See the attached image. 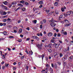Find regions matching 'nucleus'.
<instances>
[{"instance_id":"nucleus-63","label":"nucleus","mask_w":73,"mask_h":73,"mask_svg":"<svg viewBox=\"0 0 73 73\" xmlns=\"http://www.w3.org/2000/svg\"><path fill=\"white\" fill-rule=\"evenodd\" d=\"M39 7L40 8H42V5H40L39 6Z\"/></svg>"},{"instance_id":"nucleus-33","label":"nucleus","mask_w":73,"mask_h":73,"mask_svg":"<svg viewBox=\"0 0 73 73\" xmlns=\"http://www.w3.org/2000/svg\"><path fill=\"white\" fill-rule=\"evenodd\" d=\"M3 21L5 22L7 21V20H6V19H3Z\"/></svg>"},{"instance_id":"nucleus-28","label":"nucleus","mask_w":73,"mask_h":73,"mask_svg":"<svg viewBox=\"0 0 73 73\" xmlns=\"http://www.w3.org/2000/svg\"><path fill=\"white\" fill-rule=\"evenodd\" d=\"M39 4H43V1H41L38 2Z\"/></svg>"},{"instance_id":"nucleus-60","label":"nucleus","mask_w":73,"mask_h":73,"mask_svg":"<svg viewBox=\"0 0 73 73\" xmlns=\"http://www.w3.org/2000/svg\"><path fill=\"white\" fill-rule=\"evenodd\" d=\"M66 62H64V64H63L65 66V65H66Z\"/></svg>"},{"instance_id":"nucleus-45","label":"nucleus","mask_w":73,"mask_h":73,"mask_svg":"<svg viewBox=\"0 0 73 73\" xmlns=\"http://www.w3.org/2000/svg\"><path fill=\"white\" fill-rule=\"evenodd\" d=\"M67 48H68L67 49V51H69V47L68 46Z\"/></svg>"},{"instance_id":"nucleus-38","label":"nucleus","mask_w":73,"mask_h":73,"mask_svg":"<svg viewBox=\"0 0 73 73\" xmlns=\"http://www.w3.org/2000/svg\"><path fill=\"white\" fill-rule=\"evenodd\" d=\"M40 29H42V25H40Z\"/></svg>"},{"instance_id":"nucleus-49","label":"nucleus","mask_w":73,"mask_h":73,"mask_svg":"<svg viewBox=\"0 0 73 73\" xmlns=\"http://www.w3.org/2000/svg\"><path fill=\"white\" fill-rule=\"evenodd\" d=\"M56 36H57V34H56V33H54V37H56Z\"/></svg>"},{"instance_id":"nucleus-55","label":"nucleus","mask_w":73,"mask_h":73,"mask_svg":"<svg viewBox=\"0 0 73 73\" xmlns=\"http://www.w3.org/2000/svg\"><path fill=\"white\" fill-rule=\"evenodd\" d=\"M52 45V43H50L49 44H48V46H50V45Z\"/></svg>"},{"instance_id":"nucleus-11","label":"nucleus","mask_w":73,"mask_h":73,"mask_svg":"<svg viewBox=\"0 0 73 73\" xmlns=\"http://www.w3.org/2000/svg\"><path fill=\"white\" fill-rule=\"evenodd\" d=\"M55 48H58V46H59V45L58 44H57L56 43H55Z\"/></svg>"},{"instance_id":"nucleus-2","label":"nucleus","mask_w":73,"mask_h":73,"mask_svg":"<svg viewBox=\"0 0 73 73\" xmlns=\"http://www.w3.org/2000/svg\"><path fill=\"white\" fill-rule=\"evenodd\" d=\"M42 43H41L40 44V45L39 44H38L37 46L38 48V49H39V50H41L42 49Z\"/></svg>"},{"instance_id":"nucleus-8","label":"nucleus","mask_w":73,"mask_h":73,"mask_svg":"<svg viewBox=\"0 0 73 73\" xmlns=\"http://www.w3.org/2000/svg\"><path fill=\"white\" fill-rule=\"evenodd\" d=\"M34 38H36L37 40H38L39 38L36 36H34Z\"/></svg>"},{"instance_id":"nucleus-29","label":"nucleus","mask_w":73,"mask_h":73,"mask_svg":"<svg viewBox=\"0 0 73 73\" xmlns=\"http://www.w3.org/2000/svg\"><path fill=\"white\" fill-rule=\"evenodd\" d=\"M68 65L70 66H72V64L71 63H68Z\"/></svg>"},{"instance_id":"nucleus-10","label":"nucleus","mask_w":73,"mask_h":73,"mask_svg":"<svg viewBox=\"0 0 73 73\" xmlns=\"http://www.w3.org/2000/svg\"><path fill=\"white\" fill-rule=\"evenodd\" d=\"M37 35L38 36H42V34L41 33H40V34L38 33L37 34Z\"/></svg>"},{"instance_id":"nucleus-39","label":"nucleus","mask_w":73,"mask_h":73,"mask_svg":"<svg viewBox=\"0 0 73 73\" xmlns=\"http://www.w3.org/2000/svg\"><path fill=\"white\" fill-rule=\"evenodd\" d=\"M54 67L55 69H56L57 68V65H56V64H54Z\"/></svg>"},{"instance_id":"nucleus-3","label":"nucleus","mask_w":73,"mask_h":73,"mask_svg":"<svg viewBox=\"0 0 73 73\" xmlns=\"http://www.w3.org/2000/svg\"><path fill=\"white\" fill-rule=\"evenodd\" d=\"M73 60V56H71L68 58V61L72 62Z\"/></svg>"},{"instance_id":"nucleus-57","label":"nucleus","mask_w":73,"mask_h":73,"mask_svg":"<svg viewBox=\"0 0 73 73\" xmlns=\"http://www.w3.org/2000/svg\"><path fill=\"white\" fill-rule=\"evenodd\" d=\"M56 31L57 32H58V31H59V30H58V29H56Z\"/></svg>"},{"instance_id":"nucleus-56","label":"nucleus","mask_w":73,"mask_h":73,"mask_svg":"<svg viewBox=\"0 0 73 73\" xmlns=\"http://www.w3.org/2000/svg\"><path fill=\"white\" fill-rule=\"evenodd\" d=\"M14 32L15 33H17V31H16V30H14Z\"/></svg>"},{"instance_id":"nucleus-13","label":"nucleus","mask_w":73,"mask_h":73,"mask_svg":"<svg viewBox=\"0 0 73 73\" xmlns=\"http://www.w3.org/2000/svg\"><path fill=\"white\" fill-rule=\"evenodd\" d=\"M54 6H57L58 5V3L57 2H55L54 3Z\"/></svg>"},{"instance_id":"nucleus-48","label":"nucleus","mask_w":73,"mask_h":73,"mask_svg":"<svg viewBox=\"0 0 73 73\" xmlns=\"http://www.w3.org/2000/svg\"><path fill=\"white\" fill-rule=\"evenodd\" d=\"M7 21H10L11 20V19L8 18L6 20Z\"/></svg>"},{"instance_id":"nucleus-35","label":"nucleus","mask_w":73,"mask_h":73,"mask_svg":"<svg viewBox=\"0 0 73 73\" xmlns=\"http://www.w3.org/2000/svg\"><path fill=\"white\" fill-rule=\"evenodd\" d=\"M57 36H58V37H60V36H61V35L60 34L58 33L57 34Z\"/></svg>"},{"instance_id":"nucleus-30","label":"nucleus","mask_w":73,"mask_h":73,"mask_svg":"<svg viewBox=\"0 0 73 73\" xmlns=\"http://www.w3.org/2000/svg\"><path fill=\"white\" fill-rule=\"evenodd\" d=\"M25 52H27V54H29L28 52V51L27 50V48L25 49Z\"/></svg>"},{"instance_id":"nucleus-53","label":"nucleus","mask_w":73,"mask_h":73,"mask_svg":"<svg viewBox=\"0 0 73 73\" xmlns=\"http://www.w3.org/2000/svg\"><path fill=\"white\" fill-rule=\"evenodd\" d=\"M13 29H17V27H15L13 28Z\"/></svg>"},{"instance_id":"nucleus-5","label":"nucleus","mask_w":73,"mask_h":73,"mask_svg":"<svg viewBox=\"0 0 73 73\" xmlns=\"http://www.w3.org/2000/svg\"><path fill=\"white\" fill-rule=\"evenodd\" d=\"M55 22H56V20H54L53 18H52V19L49 21L50 23H55Z\"/></svg>"},{"instance_id":"nucleus-7","label":"nucleus","mask_w":73,"mask_h":73,"mask_svg":"<svg viewBox=\"0 0 73 73\" xmlns=\"http://www.w3.org/2000/svg\"><path fill=\"white\" fill-rule=\"evenodd\" d=\"M1 33L3 34L4 35L8 36V35L7 34V32L6 31H4L3 33Z\"/></svg>"},{"instance_id":"nucleus-44","label":"nucleus","mask_w":73,"mask_h":73,"mask_svg":"<svg viewBox=\"0 0 73 73\" xmlns=\"http://www.w3.org/2000/svg\"><path fill=\"white\" fill-rule=\"evenodd\" d=\"M22 11H25V9L24 8H23L22 9Z\"/></svg>"},{"instance_id":"nucleus-16","label":"nucleus","mask_w":73,"mask_h":73,"mask_svg":"<svg viewBox=\"0 0 73 73\" xmlns=\"http://www.w3.org/2000/svg\"><path fill=\"white\" fill-rule=\"evenodd\" d=\"M50 70V73H53V70L52 69V68H50L49 69Z\"/></svg>"},{"instance_id":"nucleus-12","label":"nucleus","mask_w":73,"mask_h":73,"mask_svg":"<svg viewBox=\"0 0 73 73\" xmlns=\"http://www.w3.org/2000/svg\"><path fill=\"white\" fill-rule=\"evenodd\" d=\"M22 31L23 30H22V29H20L19 31V33H22Z\"/></svg>"},{"instance_id":"nucleus-27","label":"nucleus","mask_w":73,"mask_h":73,"mask_svg":"<svg viewBox=\"0 0 73 73\" xmlns=\"http://www.w3.org/2000/svg\"><path fill=\"white\" fill-rule=\"evenodd\" d=\"M21 3H22L23 4H24V1H20Z\"/></svg>"},{"instance_id":"nucleus-23","label":"nucleus","mask_w":73,"mask_h":73,"mask_svg":"<svg viewBox=\"0 0 73 73\" xmlns=\"http://www.w3.org/2000/svg\"><path fill=\"white\" fill-rule=\"evenodd\" d=\"M45 56V55L44 54H42V60H43V58L44 57V56Z\"/></svg>"},{"instance_id":"nucleus-43","label":"nucleus","mask_w":73,"mask_h":73,"mask_svg":"<svg viewBox=\"0 0 73 73\" xmlns=\"http://www.w3.org/2000/svg\"><path fill=\"white\" fill-rule=\"evenodd\" d=\"M42 21L44 23H46V20L45 19L43 20Z\"/></svg>"},{"instance_id":"nucleus-40","label":"nucleus","mask_w":73,"mask_h":73,"mask_svg":"<svg viewBox=\"0 0 73 73\" xmlns=\"http://www.w3.org/2000/svg\"><path fill=\"white\" fill-rule=\"evenodd\" d=\"M52 12H50V13H49L48 15L49 16H51L52 15Z\"/></svg>"},{"instance_id":"nucleus-18","label":"nucleus","mask_w":73,"mask_h":73,"mask_svg":"<svg viewBox=\"0 0 73 73\" xmlns=\"http://www.w3.org/2000/svg\"><path fill=\"white\" fill-rule=\"evenodd\" d=\"M70 25V24H65L64 25V27H69Z\"/></svg>"},{"instance_id":"nucleus-4","label":"nucleus","mask_w":73,"mask_h":73,"mask_svg":"<svg viewBox=\"0 0 73 73\" xmlns=\"http://www.w3.org/2000/svg\"><path fill=\"white\" fill-rule=\"evenodd\" d=\"M1 5L2 8H4V9H5V10H7L8 8L6 7V6H4V5L3 4Z\"/></svg>"},{"instance_id":"nucleus-31","label":"nucleus","mask_w":73,"mask_h":73,"mask_svg":"<svg viewBox=\"0 0 73 73\" xmlns=\"http://www.w3.org/2000/svg\"><path fill=\"white\" fill-rule=\"evenodd\" d=\"M61 10L62 11V12H64V8H62L61 9Z\"/></svg>"},{"instance_id":"nucleus-36","label":"nucleus","mask_w":73,"mask_h":73,"mask_svg":"<svg viewBox=\"0 0 73 73\" xmlns=\"http://www.w3.org/2000/svg\"><path fill=\"white\" fill-rule=\"evenodd\" d=\"M63 34L65 35H67V33L66 32H65L63 33Z\"/></svg>"},{"instance_id":"nucleus-59","label":"nucleus","mask_w":73,"mask_h":73,"mask_svg":"<svg viewBox=\"0 0 73 73\" xmlns=\"http://www.w3.org/2000/svg\"><path fill=\"white\" fill-rule=\"evenodd\" d=\"M24 56H22L21 58V60H23V58H24Z\"/></svg>"},{"instance_id":"nucleus-17","label":"nucleus","mask_w":73,"mask_h":73,"mask_svg":"<svg viewBox=\"0 0 73 73\" xmlns=\"http://www.w3.org/2000/svg\"><path fill=\"white\" fill-rule=\"evenodd\" d=\"M48 51L49 52H50V53H51L52 52V49H48Z\"/></svg>"},{"instance_id":"nucleus-32","label":"nucleus","mask_w":73,"mask_h":73,"mask_svg":"<svg viewBox=\"0 0 73 73\" xmlns=\"http://www.w3.org/2000/svg\"><path fill=\"white\" fill-rule=\"evenodd\" d=\"M59 55H60V57H62V56H63L62 54L61 53H60L59 54Z\"/></svg>"},{"instance_id":"nucleus-22","label":"nucleus","mask_w":73,"mask_h":73,"mask_svg":"<svg viewBox=\"0 0 73 73\" xmlns=\"http://www.w3.org/2000/svg\"><path fill=\"white\" fill-rule=\"evenodd\" d=\"M8 65H9V64H6L5 65V66H6L7 68H8Z\"/></svg>"},{"instance_id":"nucleus-47","label":"nucleus","mask_w":73,"mask_h":73,"mask_svg":"<svg viewBox=\"0 0 73 73\" xmlns=\"http://www.w3.org/2000/svg\"><path fill=\"white\" fill-rule=\"evenodd\" d=\"M5 58V56H3L2 58V59H4V58Z\"/></svg>"},{"instance_id":"nucleus-37","label":"nucleus","mask_w":73,"mask_h":73,"mask_svg":"<svg viewBox=\"0 0 73 73\" xmlns=\"http://www.w3.org/2000/svg\"><path fill=\"white\" fill-rule=\"evenodd\" d=\"M25 4L26 5H29V3H28V2H25Z\"/></svg>"},{"instance_id":"nucleus-9","label":"nucleus","mask_w":73,"mask_h":73,"mask_svg":"<svg viewBox=\"0 0 73 73\" xmlns=\"http://www.w3.org/2000/svg\"><path fill=\"white\" fill-rule=\"evenodd\" d=\"M51 27H54V26L56 25V24L54 23H52L51 24Z\"/></svg>"},{"instance_id":"nucleus-50","label":"nucleus","mask_w":73,"mask_h":73,"mask_svg":"<svg viewBox=\"0 0 73 73\" xmlns=\"http://www.w3.org/2000/svg\"><path fill=\"white\" fill-rule=\"evenodd\" d=\"M3 14L4 15H5L7 14V13L5 12H4L3 13Z\"/></svg>"},{"instance_id":"nucleus-61","label":"nucleus","mask_w":73,"mask_h":73,"mask_svg":"<svg viewBox=\"0 0 73 73\" xmlns=\"http://www.w3.org/2000/svg\"><path fill=\"white\" fill-rule=\"evenodd\" d=\"M3 25H4V26H5V25H6V23H3Z\"/></svg>"},{"instance_id":"nucleus-20","label":"nucleus","mask_w":73,"mask_h":73,"mask_svg":"<svg viewBox=\"0 0 73 73\" xmlns=\"http://www.w3.org/2000/svg\"><path fill=\"white\" fill-rule=\"evenodd\" d=\"M33 23H35V24H36V23H37V20H33Z\"/></svg>"},{"instance_id":"nucleus-1","label":"nucleus","mask_w":73,"mask_h":73,"mask_svg":"<svg viewBox=\"0 0 73 73\" xmlns=\"http://www.w3.org/2000/svg\"><path fill=\"white\" fill-rule=\"evenodd\" d=\"M68 55L67 54H66L65 56H64V57L62 58V60L63 61H64L65 60H68Z\"/></svg>"},{"instance_id":"nucleus-58","label":"nucleus","mask_w":73,"mask_h":73,"mask_svg":"<svg viewBox=\"0 0 73 73\" xmlns=\"http://www.w3.org/2000/svg\"><path fill=\"white\" fill-rule=\"evenodd\" d=\"M0 25L1 26H3V24L2 23H0Z\"/></svg>"},{"instance_id":"nucleus-52","label":"nucleus","mask_w":73,"mask_h":73,"mask_svg":"<svg viewBox=\"0 0 73 73\" xmlns=\"http://www.w3.org/2000/svg\"><path fill=\"white\" fill-rule=\"evenodd\" d=\"M64 15L65 17H66L67 16H68V14H64Z\"/></svg>"},{"instance_id":"nucleus-41","label":"nucleus","mask_w":73,"mask_h":73,"mask_svg":"<svg viewBox=\"0 0 73 73\" xmlns=\"http://www.w3.org/2000/svg\"><path fill=\"white\" fill-rule=\"evenodd\" d=\"M26 29H27V30H28V31H29V30H30V29H29V27H27V28H26Z\"/></svg>"},{"instance_id":"nucleus-62","label":"nucleus","mask_w":73,"mask_h":73,"mask_svg":"<svg viewBox=\"0 0 73 73\" xmlns=\"http://www.w3.org/2000/svg\"><path fill=\"white\" fill-rule=\"evenodd\" d=\"M26 69H28V68H29V66H28L26 65Z\"/></svg>"},{"instance_id":"nucleus-64","label":"nucleus","mask_w":73,"mask_h":73,"mask_svg":"<svg viewBox=\"0 0 73 73\" xmlns=\"http://www.w3.org/2000/svg\"><path fill=\"white\" fill-rule=\"evenodd\" d=\"M20 36L21 37H23V35H20Z\"/></svg>"},{"instance_id":"nucleus-24","label":"nucleus","mask_w":73,"mask_h":73,"mask_svg":"<svg viewBox=\"0 0 73 73\" xmlns=\"http://www.w3.org/2000/svg\"><path fill=\"white\" fill-rule=\"evenodd\" d=\"M63 17V15H60V17H59V19H62Z\"/></svg>"},{"instance_id":"nucleus-42","label":"nucleus","mask_w":73,"mask_h":73,"mask_svg":"<svg viewBox=\"0 0 73 73\" xmlns=\"http://www.w3.org/2000/svg\"><path fill=\"white\" fill-rule=\"evenodd\" d=\"M46 67L47 68H49V64H47L46 65Z\"/></svg>"},{"instance_id":"nucleus-15","label":"nucleus","mask_w":73,"mask_h":73,"mask_svg":"<svg viewBox=\"0 0 73 73\" xmlns=\"http://www.w3.org/2000/svg\"><path fill=\"white\" fill-rule=\"evenodd\" d=\"M55 41V40H54L51 39L50 42H51L54 43Z\"/></svg>"},{"instance_id":"nucleus-34","label":"nucleus","mask_w":73,"mask_h":73,"mask_svg":"<svg viewBox=\"0 0 73 73\" xmlns=\"http://www.w3.org/2000/svg\"><path fill=\"white\" fill-rule=\"evenodd\" d=\"M14 38V36H10L9 37V38Z\"/></svg>"},{"instance_id":"nucleus-46","label":"nucleus","mask_w":73,"mask_h":73,"mask_svg":"<svg viewBox=\"0 0 73 73\" xmlns=\"http://www.w3.org/2000/svg\"><path fill=\"white\" fill-rule=\"evenodd\" d=\"M51 66H52V68H54V64H53L52 63L51 64Z\"/></svg>"},{"instance_id":"nucleus-51","label":"nucleus","mask_w":73,"mask_h":73,"mask_svg":"<svg viewBox=\"0 0 73 73\" xmlns=\"http://www.w3.org/2000/svg\"><path fill=\"white\" fill-rule=\"evenodd\" d=\"M13 70H16V67H13Z\"/></svg>"},{"instance_id":"nucleus-25","label":"nucleus","mask_w":73,"mask_h":73,"mask_svg":"<svg viewBox=\"0 0 73 73\" xmlns=\"http://www.w3.org/2000/svg\"><path fill=\"white\" fill-rule=\"evenodd\" d=\"M55 12L56 15H58V11L57 10H56Z\"/></svg>"},{"instance_id":"nucleus-26","label":"nucleus","mask_w":73,"mask_h":73,"mask_svg":"<svg viewBox=\"0 0 73 73\" xmlns=\"http://www.w3.org/2000/svg\"><path fill=\"white\" fill-rule=\"evenodd\" d=\"M3 3L5 5H7V1L3 2Z\"/></svg>"},{"instance_id":"nucleus-6","label":"nucleus","mask_w":73,"mask_h":73,"mask_svg":"<svg viewBox=\"0 0 73 73\" xmlns=\"http://www.w3.org/2000/svg\"><path fill=\"white\" fill-rule=\"evenodd\" d=\"M53 35V33L51 32L48 33L47 35L48 36H52Z\"/></svg>"},{"instance_id":"nucleus-14","label":"nucleus","mask_w":73,"mask_h":73,"mask_svg":"<svg viewBox=\"0 0 73 73\" xmlns=\"http://www.w3.org/2000/svg\"><path fill=\"white\" fill-rule=\"evenodd\" d=\"M50 10H46V13L47 14H48Z\"/></svg>"},{"instance_id":"nucleus-19","label":"nucleus","mask_w":73,"mask_h":73,"mask_svg":"<svg viewBox=\"0 0 73 73\" xmlns=\"http://www.w3.org/2000/svg\"><path fill=\"white\" fill-rule=\"evenodd\" d=\"M17 3L16 2H13L12 3V4L13 5H16V4Z\"/></svg>"},{"instance_id":"nucleus-54","label":"nucleus","mask_w":73,"mask_h":73,"mask_svg":"<svg viewBox=\"0 0 73 73\" xmlns=\"http://www.w3.org/2000/svg\"><path fill=\"white\" fill-rule=\"evenodd\" d=\"M18 42H21V40L20 39L19 40H18Z\"/></svg>"},{"instance_id":"nucleus-21","label":"nucleus","mask_w":73,"mask_h":73,"mask_svg":"<svg viewBox=\"0 0 73 73\" xmlns=\"http://www.w3.org/2000/svg\"><path fill=\"white\" fill-rule=\"evenodd\" d=\"M57 55V52H54V57Z\"/></svg>"}]
</instances>
